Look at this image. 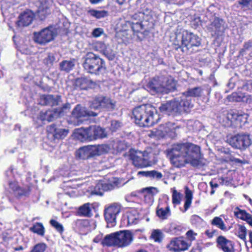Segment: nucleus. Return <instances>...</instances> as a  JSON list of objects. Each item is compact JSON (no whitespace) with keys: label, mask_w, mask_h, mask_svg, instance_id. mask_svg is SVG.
<instances>
[{"label":"nucleus","mask_w":252,"mask_h":252,"mask_svg":"<svg viewBox=\"0 0 252 252\" xmlns=\"http://www.w3.org/2000/svg\"><path fill=\"white\" fill-rule=\"evenodd\" d=\"M47 131L49 133L52 134L55 139H57L64 138L68 133V130L58 128L55 124L51 125L48 126Z\"/></svg>","instance_id":"nucleus-22"},{"label":"nucleus","mask_w":252,"mask_h":252,"mask_svg":"<svg viewBox=\"0 0 252 252\" xmlns=\"http://www.w3.org/2000/svg\"><path fill=\"white\" fill-rule=\"evenodd\" d=\"M174 44L188 51L189 53L193 52V47H199L201 44L200 38L196 34L184 30L182 32L176 33Z\"/></svg>","instance_id":"nucleus-5"},{"label":"nucleus","mask_w":252,"mask_h":252,"mask_svg":"<svg viewBox=\"0 0 252 252\" xmlns=\"http://www.w3.org/2000/svg\"><path fill=\"white\" fill-rule=\"evenodd\" d=\"M72 117L79 119L87 116H95L97 114L90 111H88L85 107H82L80 105H77L72 112Z\"/></svg>","instance_id":"nucleus-23"},{"label":"nucleus","mask_w":252,"mask_h":252,"mask_svg":"<svg viewBox=\"0 0 252 252\" xmlns=\"http://www.w3.org/2000/svg\"><path fill=\"white\" fill-rule=\"evenodd\" d=\"M75 65L74 60H64L60 63V69L61 71L69 72Z\"/></svg>","instance_id":"nucleus-32"},{"label":"nucleus","mask_w":252,"mask_h":252,"mask_svg":"<svg viewBox=\"0 0 252 252\" xmlns=\"http://www.w3.org/2000/svg\"><path fill=\"white\" fill-rule=\"evenodd\" d=\"M252 47V41H249L244 44V47L242 50H241L240 52L241 54H242L243 52H244L246 50H248L250 48Z\"/></svg>","instance_id":"nucleus-62"},{"label":"nucleus","mask_w":252,"mask_h":252,"mask_svg":"<svg viewBox=\"0 0 252 252\" xmlns=\"http://www.w3.org/2000/svg\"><path fill=\"white\" fill-rule=\"evenodd\" d=\"M129 158L132 161L134 165L137 167L143 168L151 165V155L147 151L142 152L137 150H131Z\"/></svg>","instance_id":"nucleus-8"},{"label":"nucleus","mask_w":252,"mask_h":252,"mask_svg":"<svg viewBox=\"0 0 252 252\" xmlns=\"http://www.w3.org/2000/svg\"><path fill=\"white\" fill-rule=\"evenodd\" d=\"M32 22V11L27 10L21 13L19 20L16 22L18 27H25L29 26Z\"/></svg>","instance_id":"nucleus-25"},{"label":"nucleus","mask_w":252,"mask_h":252,"mask_svg":"<svg viewBox=\"0 0 252 252\" xmlns=\"http://www.w3.org/2000/svg\"><path fill=\"white\" fill-rule=\"evenodd\" d=\"M93 128H94V126H91L86 128L81 127L76 129L73 133L74 136L82 142L93 141L94 138H91V136L94 135Z\"/></svg>","instance_id":"nucleus-17"},{"label":"nucleus","mask_w":252,"mask_h":252,"mask_svg":"<svg viewBox=\"0 0 252 252\" xmlns=\"http://www.w3.org/2000/svg\"><path fill=\"white\" fill-rule=\"evenodd\" d=\"M71 108L70 104L66 103L63 105L62 107L58 108L52 110L46 111H41L40 114V119L41 120L51 122L55 118L62 117L66 114Z\"/></svg>","instance_id":"nucleus-10"},{"label":"nucleus","mask_w":252,"mask_h":252,"mask_svg":"<svg viewBox=\"0 0 252 252\" xmlns=\"http://www.w3.org/2000/svg\"><path fill=\"white\" fill-rule=\"evenodd\" d=\"M32 232L37 234L40 237H43L45 233V229L43 224L41 222L32 224Z\"/></svg>","instance_id":"nucleus-38"},{"label":"nucleus","mask_w":252,"mask_h":252,"mask_svg":"<svg viewBox=\"0 0 252 252\" xmlns=\"http://www.w3.org/2000/svg\"><path fill=\"white\" fill-rule=\"evenodd\" d=\"M157 216L162 219H166L170 215V208L168 206H166L165 208H159L158 206L157 210Z\"/></svg>","instance_id":"nucleus-39"},{"label":"nucleus","mask_w":252,"mask_h":252,"mask_svg":"<svg viewBox=\"0 0 252 252\" xmlns=\"http://www.w3.org/2000/svg\"><path fill=\"white\" fill-rule=\"evenodd\" d=\"M99 155L108 153L110 150V146L107 144L98 145Z\"/></svg>","instance_id":"nucleus-51"},{"label":"nucleus","mask_w":252,"mask_h":252,"mask_svg":"<svg viewBox=\"0 0 252 252\" xmlns=\"http://www.w3.org/2000/svg\"><path fill=\"white\" fill-rule=\"evenodd\" d=\"M168 250L172 252L185 251L188 249L187 243L181 238L173 239L167 246Z\"/></svg>","instance_id":"nucleus-18"},{"label":"nucleus","mask_w":252,"mask_h":252,"mask_svg":"<svg viewBox=\"0 0 252 252\" xmlns=\"http://www.w3.org/2000/svg\"><path fill=\"white\" fill-rule=\"evenodd\" d=\"M88 13L91 16L97 19L104 18L108 15L107 11L105 10H96L94 9H91L88 11Z\"/></svg>","instance_id":"nucleus-42"},{"label":"nucleus","mask_w":252,"mask_h":252,"mask_svg":"<svg viewBox=\"0 0 252 252\" xmlns=\"http://www.w3.org/2000/svg\"><path fill=\"white\" fill-rule=\"evenodd\" d=\"M91 204L89 203H85L79 208L78 213L80 216L90 217L92 216V210L90 207Z\"/></svg>","instance_id":"nucleus-35"},{"label":"nucleus","mask_w":252,"mask_h":252,"mask_svg":"<svg viewBox=\"0 0 252 252\" xmlns=\"http://www.w3.org/2000/svg\"><path fill=\"white\" fill-rule=\"evenodd\" d=\"M191 224L197 228H201L205 225L204 220L197 215H193L190 219Z\"/></svg>","instance_id":"nucleus-37"},{"label":"nucleus","mask_w":252,"mask_h":252,"mask_svg":"<svg viewBox=\"0 0 252 252\" xmlns=\"http://www.w3.org/2000/svg\"><path fill=\"white\" fill-rule=\"evenodd\" d=\"M202 93V89L200 87H197L189 89L186 92L183 93L190 98V97H199L201 95Z\"/></svg>","instance_id":"nucleus-36"},{"label":"nucleus","mask_w":252,"mask_h":252,"mask_svg":"<svg viewBox=\"0 0 252 252\" xmlns=\"http://www.w3.org/2000/svg\"><path fill=\"white\" fill-rule=\"evenodd\" d=\"M205 234L209 238H212L214 235L218 234V231L216 230L211 229L207 230L205 232Z\"/></svg>","instance_id":"nucleus-60"},{"label":"nucleus","mask_w":252,"mask_h":252,"mask_svg":"<svg viewBox=\"0 0 252 252\" xmlns=\"http://www.w3.org/2000/svg\"><path fill=\"white\" fill-rule=\"evenodd\" d=\"M148 22L146 21H132L131 28L134 32H140L142 30L146 29L148 26Z\"/></svg>","instance_id":"nucleus-33"},{"label":"nucleus","mask_w":252,"mask_h":252,"mask_svg":"<svg viewBox=\"0 0 252 252\" xmlns=\"http://www.w3.org/2000/svg\"><path fill=\"white\" fill-rule=\"evenodd\" d=\"M127 221V225H130L136 224L138 222V216L131 212H128L126 214V218L124 219V220Z\"/></svg>","instance_id":"nucleus-43"},{"label":"nucleus","mask_w":252,"mask_h":252,"mask_svg":"<svg viewBox=\"0 0 252 252\" xmlns=\"http://www.w3.org/2000/svg\"><path fill=\"white\" fill-rule=\"evenodd\" d=\"M91 157L99 156L97 145H88Z\"/></svg>","instance_id":"nucleus-54"},{"label":"nucleus","mask_w":252,"mask_h":252,"mask_svg":"<svg viewBox=\"0 0 252 252\" xmlns=\"http://www.w3.org/2000/svg\"><path fill=\"white\" fill-rule=\"evenodd\" d=\"M103 30L98 28L94 29L92 32V35L94 37H98L103 33Z\"/></svg>","instance_id":"nucleus-57"},{"label":"nucleus","mask_w":252,"mask_h":252,"mask_svg":"<svg viewBox=\"0 0 252 252\" xmlns=\"http://www.w3.org/2000/svg\"><path fill=\"white\" fill-rule=\"evenodd\" d=\"M109 60H113L115 57V53L111 48L108 46L106 49L102 53Z\"/></svg>","instance_id":"nucleus-47"},{"label":"nucleus","mask_w":252,"mask_h":252,"mask_svg":"<svg viewBox=\"0 0 252 252\" xmlns=\"http://www.w3.org/2000/svg\"><path fill=\"white\" fill-rule=\"evenodd\" d=\"M246 233L247 230L246 227L243 225H239L237 232V236L242 240H245L246 239Z\"/></svg>","instance_id":"nucleus-49"},{"label":"nucleus","mask_w":252,"mask_h":252,"mask_svg":"<svg viewBox=\"0 0 252 252\" xmlns=\"http://www.w3.org/2000/svg\"><path fill=\"white\" fill-rule=\"evenodd\" d=\"M150 13L151 10L149 9H146L145 12L140 11L133 14L132 16V19L133 21H149L151 19Z\"/></svg>","instance_id":"nucleus-28"},{"label":"nucleus","mask_w":252,"mask_h":252,"mask_svg":"<svg viewBox=\"0 0 252 252\" xmlns=\"http://www.w3.org/2000/svg\"><path fill=\"white\" fill-rule=\"evenodd\" d=\"M119 185V179L116 177H112L108 182L99 181L94 187L90 188L87 192L91 196H101L104 191L111 190Z\"/></svg>","instance_id":"nucleus-7"},{"label":"nucleus","mask_w":252,"mask_h":252,"mask_svg":"<svg viewBox=\"0 0 252 252\" xmlns=\"http://www.w3.org/2000/svg\"><path fill=\"white\" fill-rule=\"evenodd\" d=\"M118 248H123L129 246L133 240V236L130 230H120L116 232Z\"/></svg>","instance_id":"nucleus-15"},{"label":"nucleus","mask_w":252,"mask_h":252,"mask_svg":"<svg viewBox=\"0 0 252 252\" xmlns=\"http://www.w3.org/2000/svg\"><path fill=\"white\" fill-rule=\"evenodd\" d=\"M52 29V27H48L39 32H34V41L40 44H44L53 40L55 34Z\"/></svg>","instance_id":"nucleus-13"},{"label":"nucleus","mask_w":252,"mask_h":252,"mask_svg":"<svg viewBox=\"0 0 252 252\" xmlns=\"http://www.w3.org/2000/svg\"><path fill=\"white\" fill-rule=\"evenodd\" d=\"M147 88L152 94H168L175 89V83L171 78L163 76H157L149 81Z\"/></svg>","instance_id":"nucleus-4"},{"label":"nucleus","mask_w":252,"mask_h":252,"mask_svg":"<svg viewBox=\"0 0 252 252\" xmlns=\"http://www.w3.org/2000/svg\"><path fill=\"white\" fill-rule=\"evenodd\" d=\"M150 174V171H139L138 172V175H142V176H144L147 178H149Z\"/></svg>","instance_id":"nucleus-63"},{"label":"nucleus","mask_w":252,"mask_h":252,"mask_svg":"<svg viewBox=\"0 0 252 252\" xmlns=\"http://www.w3.org/2000/svg\"><path fill=\"white\" fill-rule=\"evenodd\" d=\"M211 224L216 226L221 230L225 231L227 230L225 224L220 217H215L211 221Z\"/></svg>","instance_id":"nucleus-41"},{"label":"nucleus","mask_w":252,"mask_h":252,"mask_svg":"<svg viewBox=\"0 0 252 252\" xmlns=\"http://www.w3.org/2000/svg\"><path fill=\"white\" fill-rule=\"evenodd\" d=\"M166 151L171 163L176 167L183 166L186 163L193 167H201L204 164L200 147L191 143L175 144Z\"/></svg>","instance_id":"nucleus-1"},{"label":"nucleus","mask_w":252,"mask_h":252,"mask_svg":"<svg viewBox=\"0 0 252 252\" xmlns=\"http://www.w3.org/2000/svg\"><path fill=\"white\" fill-rule=\"evenodd\" d=\"M108 45H106L102 42H97L95 44V48L96 50L101 53H103L106 49Z\"/></svg>","instance_id":"nucleus-56"},{"label":"nucleus","mask_w":252,"mask_h":252,"mask_svg":"<svg viewBox=\"0 0 252 252\" xmlns=\"http://www.w3.org/2000/svg\"><path fill=\"white\" fill-rule=\"evenodd\" d=\"M188 238L191 241L194 240L195 239L196 233H194L193 230H189L186 233Z\"/></svg>","instance_id":"nucleus-61"},{"label":"nucleus","mask_w":252,"mask_h":252,"mask_svg":"<svg viewBox=\"0 0 252 252\" xmlns=\"http://www.w3.org/2000/svg\"><path fill=\"white\" fill-rule=\"evenodd\" d=\"M192 192L188 187L185 188V202L184 204V209L182 211L183 213L186 212L190 207L192 199Z\"/></svg>","instance_id":"nucleus-30"},{"label":"nucleus","mask_w":252,"mask_h":252,"mask_svg":"<svg viewBox=\"0 0 252 252\" xmlns=\"http://www.w3.org/2000/svg\"><path fill=\"white\" fill-rule=\"evenodd\" d=\"M61 102L60 95L51 94L43 95L40 97L39 104L42 105L54 106L58 105Z\"/></svg>","instance_id":"nucleus-19"},{"label":"nucleus","mask_w":252,"mask_h":252,"mask_svg":"<svg viewBox=\"0 0 252 252\" xmlns=\"http://www.w3.org/2000/svg\"><path fill=\"white\" fill-rule=\"evenodd\" d=\"M115 101L110 97L102 95L95 96L92 101L91 107L94 109L112 110L115 108Z\"/></svg>","instance_id":"nucleus-11"},{"label":"nucleus","mask_w":252,"mask_h":252,"mask_svg":"<svg viewBox=\"0 0 252 252\" xmlns=\"http://www.w3.org/2000/svg\"><path fill=\"white\" fill-rule=\"evenodd\" d=\"M135 124L141 127H149L158 122L159 116L156 109L147 104L135 108L132 112Z\"/></svg>","instance_id":"nucleus-2"},{"label":"nucleus","mask_w":252,"mask_h":252,"mask_svg":"<svg viewBox=\"0 0 252 252\" xmlns=\"http://www.w3.org/2000/svg\"><path fill=\"white\" fill-rule=\"evenodd\" d=\"M121 126V123L119 121L116 120L112 121L111 129L112 131H116Z\"/></svg>","instance_id":"nucleus-58"},{"label":"nucleus","mask_w":252,"mask_h":252,"mask_svg":"<svg viewBox=\"0 0 252 252\" xmlns=\"http://www.w3.org/2000/svg\"><path fill=\"white\" fill-rule=\"evenodd\" d=\"M83 59V67L88 73L99 75L105 72L106 67L105 62L98 56L89 52Z\"/></svg>","instance_id":"nucleus-6"},{"label":"nucleus","mask_w":252,"mask_h":252,"mask_svg":"<svg viewBox=\"0 0 252 252\" xmlns=\"http://www.w3.org/2000/svg\"><path fill=\"white\" fill-rule=\"evenodd\" d=\"M39 196H40V192L38 190H37L35 192V199H33V198H32V202H37L39 200Z\"/></svg>","instance_id":"nucleus-64"},{"label":"nucleus","mask_w":252,"mask_h":252,"mask_svg":"<svg viewBox=\"0 0 252 252\" xmlns=\"http://www.w3.org/2000/svg\"><path fill=\"white\" fill-rule=\"evenodd\" d=\"M31 80L32 77L31 75L29 74H28L27 76L24 77V82L23 85L25 90H28L29 89H30Z\"/></svg>","instance_id":"nucleus-53"},{"label":"nucleus","mask_w":252,"mask_h":252,"mask_svg":"<svg viewBox=\"0 0 252 252\" xmlns=\"http://www.w3.org/2000/svg\"><path fill=\"white\" fill-rule=\"evenodd\" d=\"M151 238L154 240L155 242H159L162 239V233L158 229L154 230L151 234Z\"/></svg>","instance_id":"nucleus-48"},{"label":"nucleus","mask_w":252,"mask_h":252,"mask_svg":"<svg viewBox=\"0 0 252 252\" xmlns=\"http://www.w3.org/2000/svg\"><path fill=\"white\" fill-rule=\"evenodd\" d=\"M77 155L79 158L84 159L91 158L88 146L80 148L77 151Z\"/></svg>","instance_id":"nucleus-40"},{"label":"nucleus","mask_w":252,"mask_h":252,"mask_svg":"<svg viewBox=\"0 0 252 252\" xmlns=\"http://www.w3.org/2000/svg\"><path fill=\"white\" fill-rule=\"evenodd\" d=\"M101 245L103 247H118L116 232L106 235L101 241Z\"/></svg>","instance_id":"nucleus-26"},{"label":"nucleus","mask_w":252,"mask_h":252,"mask_svg":"<svg viewBox=\"0 0 252 252\" xmlns=\"http://www.w3.org/2000/svg\"><path fill=\"white\" fill-rule=\"evenodd\" d=\"M94 128L93 129L94 132V135H91V137L96 140L100 138H103L106 136V133L104 128L100 127L99 126H94Z\"/></svg>","instance_id":"nucleus-31"},{"label":"nucleus","mask_w":252,"mask_h":252,"mask_svg":"<svg viewBox=\"0 0 252 252\" xmlns=\"http://www.w3.org/2000/svg\"><path fill=\"white\" fill-rule=\"evenodd\" d=\"M74 85L76 89L87 90L89 88H94L96 83L90 79L81 77L75 79Z\"/></svg>","instance_id":"nucleus-21"},{"label":"nucleus","mask_w":252,"mask_h":252,"mask_svg":"<svg viewBox=\"0 0 252 252\" xmlns=\"http://www.w3.org/2000/svg\"><path fill=\"white\" fill-rule=\"evenodd\" d=\"M56 61L55 56L51 54L48 55L47 58L45 60L46 63L47 64H52Z\"/></svg>","instance_id":"nucleus-59"},{"label":"nucleus","mask_w":252,"mask_h":252,"mask_svg":"<svg viewBox=\"0 0 252 252\" xmlns=\"http://www.w3.org/2000/svg\"><path fill=\"white\" fill-rule=\"evenodd\" d=\"M30 175L26 178V183L25 186L26 188L22 189L18 185L17 182L14 181L9 182L10 189L12 190L13 193L17 197H20L23 196H26L30 191V188L32 186L31 178Z\"/></svg>","instance_id":"nucleus-14"},{"label":"nucleus","mask_w":252,"mask_h":252,"mask_svg":"<svg viewBox=\"0 0 252 252\" xmlns=\"http://www.w3.org/2000/svg\"><path fill=\"white\" fill-rule=\"evenodd\" d=\"M162 177L163 175L162 173L156 170L150 171L149 178L151 180H159L162 178Z\"/></svg>","instance_id":"nucleus-46"},{"label":"nucleus","mask_w":252,"mask_h":252,"mask_svg":"<svg viewBox=\"0 0 252 252\" xmlns=\"http://www.w3.org/2000/svg\"><path fill=\"white\" fill-rule=\"evenodd\" d=\"M247 115L245 113L242 114L236 112L229 113L228 115V119H231V121H238L243 123L247 122Z\"/></svg>","instance_id":"nucleus-29"},{"label":"nucleus","mask_w":252,"mask_h":252,"mask_svg":"<svg viewBox=\"0 0 252 252\" xmlns=\"http://www.w3.org/2000/svg\"><path fill=\"white\" fill-rule=\"evenodd\" d=\"M120 203L115 202L105 207L104 214L105 219L110 227L114 226L116 223V219L122 209Z\"/></svg>","instance_id":"nucleus-9"},{"label":"nucleus","mask_w":252,"mask_h":252,"mask_svg":"<svg viewBox=\"0 0 252 252\" xmlns=\"http://www.w3.org/2000/svg\"><path fill=\"white\" fill-rule=\"evenodd\" d=\"M46 248L47 245L45 243H38L32 248V252H44Z\"/></svg>","instance_id":"nucleus-50"},{"label":"nucleus","mask_w":252,"mask_h":252,"mask_svg":"<svg viewBox=\"0 0 252 252\" xmlns=\"http://www.w3.org/2000/svg\"><path fill=\"white\" fill-rule=\"evenodd\" d=\"M227 98L230 101L239 102L243 100L242 96L239 95L236 93H233L231 95L228 96Z\"/></svg>","instance_id":"nucleus-52"},{"label":"nucleus","mask_w":252,"mask_h":252,"mask_svg":"<svg viewBox=\"0 0 252 252\" xmlns=\"http://www.w3.org/2000/svg\"><path fill=\"white\" fill-rule=\"evenodd\" d=\"M217 242L218 247L223 252H235L233 243L224 237H218Z\"/></svg>","instance_id":"nucleus-20"},{"label":"nucleus","mask_w":252,"mask_h":252,"mask_svg":"<svg viewBox=\"0 0 252 252\" xmlns=\"http://www.w3.org/2000/svg\"><path fill=\"white\" fill-rule=\"evenodd\" d=\"M50 224L60 234H62L64 231L63 225L55 220H51Z\"/></svg>","instance_id":"nucleus-44"},{"label":"nucleus","mask_w":252,"mask_h":252,"mask_svg":"<svg viewBox=\"0 0 252 252\" xmlns=\"http://www.w3.org/2000/svg\"><path fill=\"white\" fill-rule=\"evenodd\" d=\"M89 225V221L88 220H77L75 222L74 228L77 231L82 232Z\"/></svg>","instance_id":"nucleus-34"},{"label":"nucleus","mask_w":252,"mask_h":252,"mask_svg":"<svg viewBox=\"0 0 252 252\" xmlns=\"http://www.w3.org/2000/svg\"><path fill=\"white\" fill-rule=\"evenodd\" d=\"M192 107L191 98L183 93L180 98H176L174 100L162 104L159 108L161 112L168 115H174L188 112Z\"/></svg>","instance_id":"nucleus-3"},{"label":"nucleus","mask_w":252,"mask_h":252,"mask_svg":"<svg viewBox=\"0 0 252 252\" xmlns=\"http://www.w3.org/2000/svg\"><path fill=\"white\" fill-rule=\"evenodd\" d=\"M234 214L237 218L246 221L250 225L252 226V216L245 210L236 207L234 210Z\"/></svg>","instance_id":"nucleus-27"},{"label":"nucleus","mask_w":252,"mask_h":252,"mask_svg":"<svg viewBox=\"0 0 252 252\" xmlns=\"http://www.w3.org/2000/svg\"><path fill=\"white\" fill-rule=\"evenodd\" d=\"M178 126L173 123L168 122L159 126L158 130L164 136L167 135L171 137L174 136L175 130Z\"/></svg>","instance_id":"nucleus-24"},{"label":"nucleus","mask_w":252,"mask_h":252,"mask_svg":"<svg viewBox=\"0 0 252 252\" xmlns=\"http://www.w3.org/2000/svg\"><path fill=\"white\" fill-rule=\"evenodd\" d=\"M229 143L235 148L245 150L252 144V139L250 134H238L230 138Z\"/></svg>","instance_id":"nucleus-12"},{"label":"nucleus","mask_w":252,"mask_h":252,"mask_svg":"<svg viewBox=\"0 0 252 252\" xmlns=\"http://www.w3.org/2000/svg\"><path fill=\"white\" fill-rule=\"evenodd\" d=\"M182 194L176 190H174L172 193V203L174 205H179L181 203Z\"/></svg>","instance_id":"nucleus-45"},{"label":"nucleus","mask_w":252,"mask_h":252,"mask_svg":"<svg viewBox=\"0 0 252 252\" xmlns=\"http://www.w3.org/2000/svg\"><path fill=\"white\" fill-rule=\"evenodd\" d=\"M208 30L213 36H221L225 30L224 22L219 18H215L208 26Z\"/></svg>","instance_id":"nucleus-16"},{"label":"nucleus","mask_w":252,"mask_h":252,"mask_svg":"<svg viewBox=\"0 0 252 252\" xmlns=\"http://www.w3.org/2000/svg\"><path fill=\"white\" fill-rule=\"evenodd\" d=\"M239 3L243 7L252 9V0H240Z\"/></svg>","instance_id":"nucleus-55"}]
</instances>
